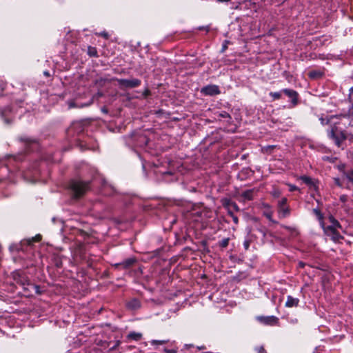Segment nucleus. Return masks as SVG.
Returning <instances> with one entry per match:
<instances>
[{"mask_svg":"<svg viewBox=\"0 0 353 353\" xmlns=\"http://www.w3.org/2000/svg\"><path fill=\"white\" fill-rule=\"evenodd\" d=\"M70 189L74 197L79 198L89 190V183L72 180L70 184Z\"/></svg>","mask_w":353,"mask_h":353,"instance_id":"f257e3e1","label":"nucleus"},{"mask_svg":"<svg viewBox=\"0 0 353 353\" xmlns=\"http://www.w3.org/2000/svg\"><path fill=\"white\" fill-rule=\"evenodd\" d=\"M329 137L334 140L335 143L339 147L341 143L346 139L345 134L336 126L332 128L328 133Z\"/></svg>","mask_w":353,"mask_h":353,"instance_id":"f03ea898","label":"nucleus"},{"mask_svg":"<svg viewBox=\"0 0 353 353\" xmlns=\"http://www.w3.org/2000/svg\"><path fill=\"white\" fill-rule=\"evenodd\" d=\"M117 81L121 88H134L138 87L141 84V81L138 79H117Z\"/></svg>","mask_w":353,"mask_h":353,"instance_id":"7ed1b4c3","label":"nucleus"},{"mask_svg":"<svg viewBox=\"0 0 353 353\" xmlns=\"http://www.w3.org/2000/svg\"><path fill=\"white\" fill-rule=\"evenodd\" d=\"M12 277L14 281L21 285L25 290H28L26 286L30 284V280L25 274L19 272H14L12 274Z\"/></svg>","mask_w":353,"mask_h":353,"instance_id":"20e7f679","label":"nucleus"},{"mask_svg":"<svg viewBox=\"0 0 353 353\" xmlns=\"http://www.w3.org/2000/svg\"><path fill=\"white\" fill-rule=\"evenodd\" d=\"M324 232H325V234L328 236H330L331 239L334 242H337L341 239H342V236L336 230V229L334 228V226H327V227L325 228Z\"/></svg>","mask_w":353,"mask_h":353,"instance_id":"39448f33","label":"nucleus"},{"mask_svg":"<svg viewBox=\"0 0 353 353\" xmlns=\"http://www.w3.org/2000/svg\"><path fill=\"white\" fill-rule=\"evenodd\" d=\"M201 92L206 95H216L220 93L219 87L215 85H208L202 88Z\"/></svg>","mask_w":353,"mask_h":353,"instance_id":"423d86ee","label":"nucleus"},{"mask_svg":"<svg viewBox=\"0 0 353 353\" xmlns=\"http://www.w3.org/2000/svg\"><path fill=\"white\" fill-rule=\"evenodd\" d=\"M287 199L285 198H283L279 203V214L282 217H285L290 214V209L286 205Z\"/></svg>","mask_w":353,"mask_h":353,"instance_id":"0eeeda50","label":"nucleus"},{"mask_svg":"<svg viewBox=\"0 0 353 353\" xmlns=\"http://www.w3.org/2000/svg\"><path fill=\"white\" fill-rule=\"evenodd\" d=\"M257 319L266 325H274L277 323L278 319L274 316H258Z\"/></svg>","mask_w":353,"mask_h":353,"instance_id":"6e6552de","label":"nucleus"},{"mask_svg":"<svg viewBox=\"0 0 353 353\" xmlns=\"http://www.w3.org/2000/svg\"><path fill=\"white\" fill-rule=\"evenodd\" d=\"M134 262H135L134 259L130 258V259H128L123 261L121 263H116L114 265V266L124 270V269H127V268H129L130 267H131L134 263Z\"/></svg>","mask_w":353,"mask_h":353,"instance_id":"1a4fd4ad","label":"nucleus"},{"mask_svg":"<svg viewBox=\"0 0 353 353\" xmlns=\"http://www.w3.org/2000/svg\"><path fill=\"white\" fill-rule=\"evenodd\" d=\"M283 92H284L289 98L292 99V102L294 104H296L298 94L296 91L290 89H284L283 90Z\"/></svg>","mask_w":353,"mask_h":353,"instance_id":"9d476101","label":"nucleus"},{"mask_svg":"<svg viewBox=\"0 0 353 353\" xmlns=\"http://www.w3.org/2000/svg\"><path fill=\"white\" fill-rule=\"evenodd\" d=\"M299 300L294 298L291 296H288L287 301L285 302V306L288 307H296L298 305Z\"/></svg>","mask_w":353,"mask_h":353,"instance_id":"9b49d317","label":"nucleus"},{"mask_svg":"<svg viewBox=\"0 0 353 353\" xmlns=\"http://www.w3.org/2000/svg\"><path fill=\"white\" fill-rule=\"evenodd\" d=\"M128 307L132 310H136L139 307L140 303L137 299H133L127 303Z\"/></svg>","mask_w":353,"mask_h":353,"instance_id":"f8f14e48","label":"nucleus"},{"mask_svg":"<svg viewBox=\"0 0 353 353\" xmlns=\"http://www.w3.org/2000/svg\"><path fill=\"white\" fill-rule=\"evenodd\" d=\"M42 239V236L41 234H37L35 236L28 239L26 240V242L27 245H31L34 242H39Z\"/></svg>","mask_w":353,"mask_h":353,"instance_id":"ddd939ff","label":"nucleus"},{"mask_svg":"<svg viewBox=\"0 0 353 353\" xmlns=\"http://www.w3.org/2000/svg\"><path fill=\"white\" fill-rule=\"evenodd\" d=\"M308 75L311 79H319L323 76V72L321 71L314 70L310 72Z\"/></svg>","mask_w":353,"mask_h":353,"instance_id":"4468645a","label":"nucleus"},{"mask_svg":"<svg viewBox=\"0 0 353 353\" xmlns=\"http://www.w3.org/2000/svg\"><path fill=\"white\" fill-rule=\"evenodd\" d=\"M128 337L134 341H139L142 338V334L138 332H131Z\"/></svg>","mask_w":353,"mask_h":353,"instance_id":"2eb2a0df","label":"nucleus"},{"mask_svg":"<svg viewBox=\"0 0 353 353\" xmlns=\"http://www.w3.org/2000/svg\"><path fill=\"white\" fill-rule=\"evenodd\" d=\"M305 184L310 186H314V183L312 178L307 176H302L300 178Z\"/></svg>","mask_w":353,"mask_h":353,"instance_id":"dca6fc26","label":"nucleus"},{"mask_svg":"<svg viewBox=\"0 0 353 353\" xmlns=\"http://www.w3.org/2000/svg\"><path fill=\"white\" fill-rule=\"evenodd\" d=\"M343 174L353 184V170L343 171Z\"/></svg>","mask_w":353,"mask_h":353,"instance_id":"f3484780","label":"nucleus"},{"mask_svg":"<svg viewBox=\"0 0 353 353\" xmlns=\"http://www.w3.org/2000/svg\"><path fill=\"white\" fill-rule=\"evenodd\" d=\"M88 53L90 57H96L97 55V49L94 47L89 46L88 48Z\"/></svg>","mask_w":353,"mask_h":353,"instance_id":"a211bd4d","label":"nucleus"},{"mask_svg":"<svg viewBox=\"0 0 353 353\" xmlns=\"http://www.w3.org/2000/svg\"><path fill=\"white\" fill-rule=\"evenodd\" d=\"M343 118L344 119L350 120V122L348 123L349 125H353V108L352 110L350 112L349 115L347 117L343 116Z\"/></svg>","mask_w":353,"mask_h":353,"instance_id":"6ab92c4d","label":"nucleus"},{"mask_svg":"<svg viewBox=\"0 0 353 353\" xmlns=\"http://www.w3.org/2000/svg\"><path fill=\"white\" fill-rule=\"evenodd\" d=\"M313 212L314 213V214L317 216L318 219L323 222V214L321 212V211L319 210V209H314L313 210Z\"/></svg>","mask_w":353,"mask_h":353,"instance_id":"aec40b11","label":"nucleus"},{"mask_svg":"<svg viewBox=\"0 0 353 353\" xmlns=\"http://www.w3.org/2000/svg\"><path fill=\"white\" fill-rule=\"evenodd\" d=\"M169 341V340H152L150 343L152 345H163L167 343Z\"/></svg>","mask_w":353,"mask_h":353,"instance_id":"412c9836","label":"nucleus"},{"mask_svg":"<svg viewBox=\"0 0 353 353\" xmlns=\"http://www.w3.org/2000/svg\"><path fill=\"white\" fill-rule=\"evenodd\" d=\"M242 196L248 200H251L252 199V192L251 190L245 191Z\"/></svg>","mask_w":353,"mask_h":353,"instance_id":"4be33fe9","label":"nucleus"},{"mask_svg":"<svg viewBox=\"0 0 353 353\" xmlns=\"http://www.w3.org/2000/svg\"><path fill=\"white\" fill-rule=\"evenodd\" d=\"M229 238L223 239L219 242V246L225 248L228 245L229 243Z\"/></svg>","mask_w":353,"mask_h":353,"instance_id":"5701e85b","label":"nucleus"},{"mask_svg":"<svg viewBox=\"0 0 353 353\" xmlns=\"http://www.w3.org/2000/svg\"><path fill=\"white\" fill-rule=\"evenodd\" d=\"M68 106H69V108H83L84 107L85 105H77L74 101H69L68 102Z\"/></svg>","mask_w":353,"mask_h":353,"instance_id":"b1692460","label":"nucleus"},{"mask_svg":"<svg viewBox=\"0 0 353 353\" xmlns=\"http://www.w3.org/2000/svg\"><path fill=\"white\" fill-rule=\"evenodd\" d=\"M232 203H233V201H232L230 199H225L223 201V206L227 207V208L231 207Z\"/></svg>","mask_w":353,"mask_h":353,"instance_id":"393cba45","label":"nucleus"},{"mask_svg":"<svg viewBox=\"0 0 353 353\" xmlns=\"http://www.w3.org/2000/svg\"><path fill=\"white\" fill-rule=\"evenodd\" d=\"M270 96H272L274 98V99H279L281 97V92H270Z\"/></svg>","mask_w":353,"mask_h":353,"instance_id":"a878e982","label":"nucleus"},{"mask_svg":"<svg viewBox=\"0 0 353 353\" xmlns=\"http://www.w3.org/2000/svg\"><path fill=\"white\" fill-rule=\"evenodd\" d=\"M254 350L256 352V353H266L265 350L263 346L256 347Z\"/></svg>","mask_w":353,"mask_h":353,"instance_id":"bb28decb","label":"nucleus"},{"mask_svg":"<svg viewBox=\"0 0 353 353\" xmlns=\"http://www.w3.org/2000/svg\"><path fill=\"white\" fill-rule=\"evenodd\" d=\"M219 117H222V118L231 119L230 114L228 112H225V111L219 113Z\"/></svg>","mask_w":353,"mask_h":353,"instance_id":"cd10ccee","label":"nucleus"},{"mask_svg":"<svg viewBox=\"0 0 353 353\" xmlns=\"http://www.w3.org/2000/svg\"><path fill=\"white\" fill-rule=\"evenodd\" d=\"M97 35L104 37L105 39H108L109 38V34L107 32L103 31L99 33H97Z\"/></svg>","mask_w":353,"mask_h":353,"instance_id":"c85d7f7f","label":"nucleus"},{"mask_svg":"<svg viewBox=\"0 0 353 353\" xmlns=\"http://www.w3.org/2000/svg\"><path fill=\"white\" fill-rule=\"evenodd\" d=\"M265 216L268 219V220L274 223H277V222L274 220L272 219V213L270 212V213H266L265 214Z\"/></svg>","mask_w":353,"mask_h":353,"instance_id":"c756f323","label":"nucleus"},{"mask_svg":"<svg viewBox=\"0 0 353 353\" xmlns=\"http://www.w3.org/2000/svg\"><path fill=\"white\" fill-rule=\"evenodd\" d=\"M231 207H232L234 210H236V211H237V212L240 210L239 208L238 207V205H236V203H234V202H233V203H232Z\"/></svg>","mask_w":353,"mask_h":353,"instance_id":"7c9ffc66","label":"nucleus"},{"mask_svg":"<svg viewBox=\"0 0 353 353\" xmlns=\"http://www.w3.org/2000/svg\"><path fill=\"white\" fill-rule=\"evenodd\" d=\"M232 220L234 221V223L235 224H238L239 223V219H238V217L234 214H232Z\"/></svg>","mask_w":353,"mask_h":353,"instance_id":"2f4dec72","label":"nucleus"},{"mask_svg":"<svg viewBox=\"0 0 353 353\" xmlns=\"http://www.w3.org/2000/svg\"><path fill=\"white\" fill-rule=\"evenodd\" d=\"M243 245L245 250H248L250 247V241H245L243 243Z\"/></svg>","mask_w":353,"mask_h":353,"instance_id":"473e14b6","label":"nucleus"},{"mask_svg":"<svg viewBox=\"0 0 353 353\" xmlns=\"http://www.w3.org/2000/svg\"><path fill=\"white\" fill-rule=\"evenodd\" d=\"M334 183L336 185L339 186V187H341L342 186V184L341 183V181L339 180V179L338 178H335L334 179Z\"/></svg>","mask_w":353,"mask_h":353,"instance_id":"72a5a7b5","label":"nucleus"},{"mask_svg":"<svg viewBox=\"0 0 353 353\" xmlns=\"http://www.w3.org/2000/svg\"><path fill=\"white\" fill-rule=\"evenodd\" d=\"M164 351L166 352V353H176L177 351L174 349H171V350H168V349H165Z\"/></svg>","mask_w":353,"mask_h":353,"instance_id":"f704fd0d","label":"nucleus"},{"mask_svg":"<svg viewBox=\"0 0 353 353\" xmlns=\"http://www.w3.org/2000/svg\"><path fill=\"white\" fill-rule=\"evenodd\" d=\"M297 190V188L295 185H290V191H294V190Z\"/></svg>","mask_w":353,"mask_h":353,"instance_id":"c9c22d12","label":"nucleus"},{"mask_svg":"<svg viewBox=\"0 0 353 353\" xmlns=\"http://www.w3.org/2000/svg\"><path fill=\"white\" fill-rule=\"evenodd\" d=\"M43 74H44L45 76H46V77H50V73H49V72H48V71H45V72H43Z\"/></svg>","mask_w":353,"mask_h":353,"instance_id":"e433bc0d","label":"nucleus"},{"mask_svg":"<svg viewBox=\"0 0 353 353\" xmlns=\"http://www.w3.org/2000/svg\"><path fill=\"white\" fill-rule=\"evenodd\" d=\"M216 1L219 2H228V1H230L231 0H216Z\"/></svg>","mask_w":353,"mask_h":353,"instance_id":"4c0bfd02","label":"nucleus"},{"mask_svg":"<svg viewBox=\"0 0 353 353\" xmlns=\"http://www.w3.org/2000/svg\"><path fill=\"white\" fill-rule=\"evenodd\" d=\"M333 223H334L335 225H336L337 226H339V222H338L337 221H336V220L333 219Z\"/></svg>","mask_w":353,"mask_h":353,"instance_id":"58836bf2","label":"nucleus"},{"mask_svg":"<svg viewBox=\"0 0 353 353\" xmlns=\"http://www.w3.org/2000/svg\"><path fill=\"white\" fill-rule=\"evenodd\" d=\"M299 267L303 268L304 266V263L303 262H299Z\"/></svg>","mask_w":353,"mask_h":353,"instance_id":"ea45409f","label":"nucleus"},{"mask_svg":"<svg viewBox=\"0 0 353 353\" xmlns=\"http://www.w3.org/2000/svg\"><path fill=\"white\" fill-rule=\"evenodd\" d=\"M229 215L232 217V214H234L230 210H228Z\"/></svg>","mask_w":353,"mask_h":353,"instance_id":"a19ab883","label":"nucleus"},{"mask_svg":"<svg viewBox=\"0 0 353 353\" xmlns=\"http://www.w3.org/2000/svg\"><path fill=\"white\" fill-rule=\"evenodd\" d=\"M339 169H340L341 170H343V169H344V165H341V166H340V167H339Z\"/></svg>","mask_w":353,"mask_h":353,"instance_id":"79ce46f5","label":"nucleus"},{"mask_svg":"<svg viewBox=\"0 0 353 353\" xmlns=\"http://www.w3.org/2000/svg\"><path fill=\"white\" fill-rule=\"evenodd\" d=\"M5 122L6 123H10V121L9 120L6 119H5Z\"/></svg>","mask_w":353,"mask_h":353,"instance_id":"37998d69","label":"nucleus"},{"mask_svg":"<svg viewBox=\"0 0 353 353\" xmlns=\"http://www.w3.org/2000/svg\"><path fill=\"white\" fill-rule=\"evenodd\" d=\"M350 92H352V93L353 92V86H352V88H350Z\"/></svg>","mask_w":353,"mask_h":353,"instance_id":"c03bdc74","label":"nucleus"},{"mask_svg":"<svg viewBox=\"0 0 353 353\" xmlns=\"http://www.w3.org/2000/svg\"><path fill=\"white\" fill-rule=\"evenodd\" d=\"M34 288H35L36 289H39V287L37 285H34Z\"/></svg>","mask_w":353,"mask_h":353,"instance_id":"a18cd8bd","label":"nucleus"}]
</instances>
